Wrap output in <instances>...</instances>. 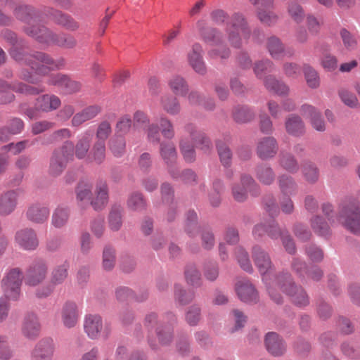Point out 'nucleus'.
Returning <instances> with one entry per match:
<instances>
[{
    "label": "nucleus",
    "instance_id": "nucleus-1",
    "mask_svg": "<svg viewBox=\"0 0 360 360\" xmlns=\"http://www.w3.org/2000/svg\"><path fill=\"white\" fill-rule=\"evenodd\" d=\"M252 257L262 276V280L266 285L271 298L276 303L279 304L283 300L281 295L276 292L277 288H279L290 296L295 304L303 307L309 304V297L305 291L301 287L295 285L291 276L288 273H282L276 276L274 281H270V274L274 268L268 253L259 246L253 247Z\"/></svg>",
    "mask_w": 360,
    "mask_h": 360
},
{
    "label": "nucleus",
    "instance_id": "nucleus-2",
    "mask_svg": "<svg viewBox=\"0 0 360 360\" xmlns=\"http://www.w3.org/2000/svg\"><path fill=\"white\" fill-rule=\"evenodd\" d=\"M200 34L204 41L213 48L208 52L212 58H226L230 55L227 44L240 48L243 40L250 35V29L244 16L239 13H233L226 22L225 34L214 28H202Z\"/></svg>",
    "mask_w": 360,
    "mask_h": 360
},
{
    "label": "nucleus",
    "instance_id": "nucleus-3",
    "mask_svg": "<svg viewBox=\"0 0 360 360\" xmlns=\"http://www.w3.org/2000/svg\"><path fill=\"white\" fill-rule=\"evenodd\" d=\"M11 55L17 61L22 63L24 66L30 67L32 72L25 67L20 72V77L32 84H37L41 80L39 75H45L51 70L60 68L64 65V60H54L44 53L37 52L34 54H25L16 48L11 51Z\"/></svg>",
    "mask_w": 360,
    "mask_h": 360
},
{
    "label": "nucleus",
    "instance_id": "nucleus-4",
    "mask_svg": "<svg viewBox=\"0 0 360 360\" xmlns=\"http://www.w3.org/2000/svg\"><path fill=\"white\" fill-rule=\"evenodd\" d=\"M25 31L40 43L55 44L66 49H72L77 44L74 37L66 34H54L44 26H27Z\"/></svg>",
    "mask_w": 360,
    "mask_h": 360
},
{
    "label": "nucleus",
    "instance_id": "nucleus-5",
    "mask_svg": "<svg viewBox=\"0 0 360 360\" xmlns=\"http://www.w3.org/2000/svg\"><path fill=\"white\" fill-rule=\"evenodd\" d=\"M338 220L354 234H360V207L356 200H347L340 205Z\"/></svg>",
    "mask_w": 360,
    "mask_h": 360
},
{
    "label": "nucleus",
    "instance_id": "nucleus-6",
    "mask_svg": "<svg viewBox=\"0 0 360 360\" xmlns=\"http://www.w3.org/2000/svg\"><path fill=\"white\" fill-rule=\"evenodd\" d=\"M73 144L66 141L61 148L56 150L51 159L49 172L52 176H58L65 168L67 163L73 159Z\"/></svg>",
    "mask_w": 360,
    "mask_h": 360
},
{
    "label": "nucleus",
    "instance_id": "nucleus-7",
    "mask_svg": "<svg viewBox=\"0 0 360 360\" xmlns=\"http://www.w3.org/2000/svg\"><path fill=\"white\" fill-rule=\"evenodd\" d=\"M11 89L26 95H36L44 91V88L40 86L36 87L22 82H15L11 86L0 79V103H8L14 99V95L11 92Z\"/></svg>",
    "mask_w": 360,
    "mask_h": 360
},
{
    "label": "nucleus",
    "instance_id": "nucleus-8",
    "mask_svg": "<svg viewBox=\"0 0 360 360\" xmlns=\"http://www.w3.org/2000/svg\"><path fill=\"white\" fill-rule=\"evenodd\" d=\"M22 281V273L19 269L10 270L2 280L4 296L10 300H18L20 295Z\"/></svg>",
    "mask_w": 360,
    "mask_h": 360
},
{
    "label": "nucleus",
    "instance_id": "nucleus-9",
    "mask_svg": "<svg viewBox=\"0 0 360 360\" xmlns=\"http://www.w3.org/2000/svg\"><path fill=\"white\" fill-rule=\"evenodd\" d=\"M158 124H151L147 129V137L149 141L153 143H160V135L167 139H172L175 136L174 128L169 119L165 116L160 117L158 120Z\"/></svg>",
    "mask_w": 360,
    "mask_h": 360
},
{
    "label": "nucleus",
    "instance_id": "nucleus-10",
    "mask_svg": "<svg viewBox=\"0 0 360 360\" xmlns=\"http://www.w3.org/2000/svg\"><path fill=\"white\" fill-rule=\"evenodd\" d=\"M47 272L48 266L44 261H34L26 271L25 282L28 285L36 286L45 280Z\"/></svg>",
    "mask_w": 360,
    "mask_h": 360
},
{
    "label": "nucleus",
    "instance_id": "nucleus-11",
    "mask_svg": "<svg viewBox=\"0 0 360 360\" xmlns=\"http://www.w3.org/2000/svg\"><path fill=\"white\" fill-rule=\"evenodd\" d=\"M43 13L49 17L55 23L70 31H76L79 28V23L71 15L51 7H44Z\"/></svg>",
    "mask_w": 360,
    "mask_h": 360
},
{
    "label": "nucleus",
    "instance_id": "nucleus-12",
    "mask_svg": "<svg viewBox=\"0 0 360 360\" xmlns=\"http://www.w3.org/2000/svg\"><path fill=\"white\" fill-rule=\"evenodd\" d=\"M160 155L172 177L178 178L179 175L175 172V165L178 155L174 143L170 141L160 142Z\"/></svg>",
    "mask_w": 360,
    "mask_h": 360
},
{
    "label": "nucleus",
    "instance_id": "nucleus-13",
    "mask_svg": "<svg viewBox=\"0 0 360 360\" xmlns=\"http://www.w3.org/2000/svg\"><path fill=\"white\" fill-rule=\"evenodd\" d=\"M15 242L22 249L34 250L39 245V240L35 231L30 228L21 229L15 234Z\"/></svg>",
    "mask_w": 360,
    "mask_h": 360
},
{
    "label": "nucleus",
    "instance_id": "nucleus-14",
    "mask_svg": "<svg viewBox=\"0 0 360 360\" xmlns=\"http://www.w3.org/2000/svg\"><path fill=\"white\" fill-rule=\"evenodd\" d=\"M250 3L255 5L257 9V17L262 23L271 25L274 24L278 16L271 11H267V8L273 6L274 0H250Z\"/></svg>",
    "mask_w": 360,
    "mask_h": 360
},
{
    "label": "nucleus",
    "instance_id": "nucleus-15",
    "mask_svg": "<svg viewBox=\"0 0 360 360\" xmlns=\"http://www.w3.org/2000/svg\"><path fill=\"white\" fill-rule=\"evenodd\" d=\"M54 343L50 338L41 340L31 353V360H51L54 352Z\"/></svg>",
    "mask_w": 360,
    "mask_h": 360
},
{
    "label": "nucleus",
    "instance_id": "nucleus-16",
    "mask_svg": "<svg viewBox=\"0 0 360 360\" xmlns=\"http://www.w3.org/2000/svg\"><path fill=\"white\" fill-rule=\"evenodd\" d=\"M41 325L38 317L34 314L25 316L21 326L22 334L27 339L34 340L40 333Z\"/></svg>",
    "mask_w": 360,
    "mask_h": 360
},
{
    "label": "nucleus",
    "instance_id": "nucleus-17",
    "mask_svg": "<svg viewBox=\"0 0 360 360\" xmlns=\"http://www.w3.org/2000/svg\"><path fill=\"white\" fill-rule=\"evenodd\" d=\"M235 289L238 297L243 302H256L258 300L257 291L248 280L238 281Z\"/></svg>",
    "mask_w": 360,
    "mask_h": 360
},
{
    "label": "nucleus",
    "instance_id": "nucleus-18",
    "mask_svg": "<svg viewBox=\"0 0 360 360\" xmlns=\"http://www.w3.org/2000/svg\"><path fill=\"white\" fill-rule=\"evenodd\" d=\"M278 146L275 138L264 137L260 139L257 145V154L262 160L274 158L277 153Z\"/></svg>",
    "mask_w": 360,
    "mask_h": 360
},
{
    "label": "nucleus",
    "instance_id": "nucleus-19",
    "mask_svg": "<svg viewBox=\"0 0 360 360\" xmlns=\"http://www.w3.org/2000/svg\"><path fill=\"white\" fill-rule=\"evenodd\" d=\"M300 112L304 117L309 120V122L314 129L319 131H325V122L321 117V112L314 106L304 104L301 107Z\"/></svg>",
    "mask_w": 360,
    "mask_h": 360
},
{
    "label": "nucleus",
    "instance_id": "nucleus-20",
    "mask_svg": "<svg viewBox=\"0 0 360 360\" xmlns=\"http://www.w3.org/2000/svg\"><path fill=\"white\" fill-rule=\"evenodd\" d=\"M108 202V186L105 182L101 181L97 184L94 193L89 201V205H91L94 210H101L106 206Z\"/></svg>",
    "mask_w": 360,
    "mask_h": 360
},
{
    "label": "nucleus",
    "instance_id": "nucleus-21",
    "mask_svg": "<svg viewBox=\"0 0 360 360\" xmlns=\"http://www.w3.org/2000/svg\"><path fill=\"white\" fill-rule=\"evenodd\" d=\"M93 184L89 180L80 181L76 188V200L77 205L82 209H86L89 206L93 192Z\"/></svg>",
    "mask_w": 360,
    "mask_h": 360
},
{
    "label": "nucleus",
    "instance_id": "nucleus-22",
    "mask_svg": "<svg viewBox=\"0 0 360 360\" xmlns=\"http://www.w3.org/2000/svg\"><path fill=\"white\" fill-rule=\"evenodd\" d=\"M18 192L10 190L0 195V216L6 217L13 213L16 208Z\"/></svg>",
    "mask_w": 360,
    "mask_h": 360
},
{
    "label": "nucleus",
    "instance_id": "nucleus-23",
    "mask_svg": "<svg viewBox=\"0 0 360 360\" xmlns=\"http://www.w3.org/2000/svg\"><path fill=\"white\" fill-rule=\"evenodd\" d=\"M185 131L194 141L196 147L199 148L204 153L210 151L212 148V143L204 132L197 130L196 127L193 124H186L185 126Z\"/></svg>",
    "mask_w": 360,
    "mask_h": 360
},
{
    "label": "nucleus",
    "instance_id": "nucleus-24",
    "mask_svg": "<svg viewBox=\"0 0 360 360\" xmlns=\"http://www.w3.org/2000/svg\"><path fill=\"white\" fill-rule=\"evenodd\" d=\"M202 48L200 44H195L188 53V61L192 68L198 74L204 75L206 67L202 59Z\"/></svg>",
    "mask_w": 360,
    "mask_h": 360
},
{
    "label": "nucleus",
    "instance_id": "nucleus-25",
    "mask_svg": "<svg viewBox=\"0 0 360 360\" xmlns=\"http://www.w3.org/2000/svg\"><path fill=\"white\" fill-rule=\"evenodd\" d=\"M240 187L236 185L232 188V194L234 199L238 202H243L247 198V192L252 191V188H257L258 186L252 176L249 175H243L241 177Z\"/></svg>",
    "mask_w": 360,
    "mask_h": 360
},
{
    "label": "nucleus",
    "instance_id": "nucleus-26",
    "mask_svg": "<svg viewBox=\"0 0 360 360\" xmlns=\"http://www.w3.org/2000/svg\"><path fill=\"white\" fill-rule=\"evenodd\" d=\"M61 104L60 99L53 94H44L37 98L36 109L41 112H51L58 109Z\"/></svg>",
    "mask_w": 360,
    "mask_h": 360
},
{
    "label": "nucleus",
    "instance_id": "nucleus-27",
    "mask_svg": "<svg viewBox=\"0 0 360 360\" xmlns=\"http://www.w3.org/2000/svg\"><path fill=\"white\" fill-rule=\"evenodd\" d=\"M286 132L293 136H300L305 133V124L302 118L295 114H291L285 118Z\"/></svg>",
    "mask_w": 360,
    "mask_h": 360
},
{
    "label": "nucleus",
    "instance_id": "nucleus-28",
    "mask_svg": "<svg viewBox=\"0 0 360 360\" xmlns=\"http://www.w3.org/2000/svg\"><path fill=\"white\" fill-rule=\"evenodd\" d=\"M61 319L63 325L67 328L74 327L79 319V311L75 303L66 302L61 310Z\"/></svg>",
    "mask_w": 360,
    "mask_h": 360
},
{
    "label": "nucleus",
    "instance_id": "nucleus-29",
    "mask_svg": "<svg viewBox=\"0 0 360 360\" xmlns=\"http://www.w3.org/2000/svg\"><path fill=\"white\" fill-rule=\"evenodd\" d=\"M101 112V107L98 105H89L76 113L72 119V125L78 127L86 121L94 119Z\"/></svg>",
    "mask_w": 360,
    "mask_h": 360
},
{
    "label": "nucleus",
    "instance_id": "nucleus-30",
    "mask_svg": "<svg viewBox=\"0 0 360 360\" xmlns=\"http://www.w3.org/2000/svg\"><path fill=\"white\" fill-rule=\"evenodd\" d=\"M26 215L30 221L37 224H41L48 219L49 210L44 205L34 204L28 208Z\"/></svg>",
    "mask_w": 360,
    "mask_h": 360
},
{
    "label": "nucleus",
    "instance_id": "nucleus-31",
    "mask_svg": "<svg viewBox=\"0 0 360 360\" xmlns=\"http://www.w3.org/2000/svg\"><path fill=\"white\" fill-rule=\"evenodd\" d=\"M84 330L91 339L97 338L102 330V320L98 315H89L84 321Z\"/></svg>",
    "mask_w": 360,
    "mask_h": 360
},
{
    "label": "nucleus",
    "instance_id": "nucleus-32",
    "mask_svg": "<svg viewBox=\"0 0 360 360\" xmlns=\"http://www.w3.org/2000/svg\"><path fill=\"white\" fill-rule=\"evenodd\" d=\"M265 345L267 350L274 356L281 355L285 352L284 344L276 333L271 332L266 334Z\"/></svg>",
    "mask_w": 360,
    "mask_h": 360
},
{
    "label": "nucleus",
    "instance_id": "nucleus-33",
    "mask_svg": "<svg viewBox=\"0 0 360 360\" xmlns=\"http://www.w3.org/2000/svg\"><path fill=\"white\" fill-rule=\"evenodd\" d=\"M253 235L255 238L260 237L266 233L271 238H276L281 236L279 227L275 221L271 220L267 224H258L253 229Z\"/></svg>",
    "mask_w": 360,
    "mask_h": 360
},
{
    "label": "nucleus",
    "instance_id": "nucleus-34",
    "mask_svg": "<svg viewBox=\"0 0 360 360\" xmlns=\"http://www.w3.org/2000/svg\"><path fill=\"white\" fill-rule=\"evenodd\" d=\"M264 83L267 90L280 96H285L289 94V86L283 82L276 79L271 75L266 77Z\"/></svg>",
    "mask_w": 360,
    "mask_h": 360
},
{
    "label": "nucleus",
    "instance_id": "nucleus-35",
    "mask_svg": "<svg viewBox=\"0 0 360 360\" xmlns=\"http://www.w3.org/2000/svg\"><path fill=\"white\" fill-rule=\"evenodd\" d=\"M92 140V134L89 132L84 133L77 141L75 147V156L78 159L88 158L89 151Z\"/></svg>",
    "mask_w": 360,
    "mask_h": 360
},
{
    "label": "nucleus",
    "instance_id": "nucleus-36",
    "mask_svg": "<svg viewBox=\"0 0 360 360\" xmlns=\"http://www.w3.org/2000/svg\"><path fill=\"white\" fill-rule=\"evenodd\" d=\"M162 108L171 115H178L181 111V105L176 97L172 95H165L160 98Z\"/></svg>",
    "mask_w": 360,
    "mask_h": 360
},
{
    "label": "nucleus",
    "instance_id": "nucleus-37",
    "mask_svg": "<svg viewBox=\"0 0 360 360\" xmlns=\"http://www.w3.org/2000/svg\"><path fill=\"white\" fill-rule=\"evenodd\" d=\"M171 91L176 95L185 96L189 90L186 81L181 76H174L168 82Z\"/></svg>",
    "mask_w": 360,
    "mask_h": 360
},
{
    "label": "nucleus",
    "instance_id": "nucleus-38",
    "mask_svg": "<svg viewBox=\"0 0 360 360\" xmlns=\"http://www.w3.org/2000/svg\"><path fill=\"white\" fill-rule=\"evenodd\" d=\"M69 264L67 262L56 266L51 276V283L56 285L63 283L68 276Z\"/></svg>",
    "mask_w": 360,
    "mask_h": 360
},
{
    "label": "nucleus",
    "instance_id": "nucleus-39",
    "mask_svg": "<svg viewBox=\"0 0 360 360\" xmlns=\"http://www.w3.org/2000/svg\"><path fill=\"white\" fill-rule=\"evenodd\" d=\"M266 47L270 55L274 58L278 59L285 55L283 44L276 37H271L268 38L266 41Z\"/></svg>",
    "mask_w": 360,
    "mask_h": 360
},
{
    "label": "nucleus",
    "instance_id": "nucleus-40",
    "mask_svg": "<svg viewBox=\"0 0 360 360\" xmlns=\"http://www.w3.org/2000/svg\"><path fill=\"white\" fill-rule=\"evenodd\" d=\"M279 188L283 195L290 196L297 190V184L294 179L288 175H281L278 179Z\"/></svg>",
    "mask_w": 360,
    "mask_h": 360
},
{
    "label": "nucleus",
    "instance_id": "nucleus-41",
    "mask_svg": "<svg viewBox=\"0 0 360 360\" xmlns=\"http://www.w3.org/2000/svg\"><path fill=\"white\" fill-rule=\"evenodd\" d=\"M256 177L263 184L269 185L275 179L273 169L267 165H261L255 170Z\"/></svg>",
    "mask_w": 360,
    "mask_h": 360
},
{
    "label": "nucleus",
    "instance_id": "nucleus-42",
    "mask_svg": "<svg viewBox=\"0 0 360 360\" xmlns=\"http://www.w3.org/2000/svg\"><path fill=\"white\" fill-rule=\"evenodd\" d=\"M105 158V143L96 141L88 155V160L101 164Z\"/></svg>",
    "mask_w": 360,
    "mask_h": 360
},
{
    "label": "nucleus",
    "instance_id": "nucleus-43",
    "mask_svg": "<svg viewBox=\"0 0 360 360\" xmlns=\"http://www.w3.org/2000/svg\"><path fill=\"white\" fill-rule=\"evenodd\" d=\"M305 25L307 30L311 35L317 36L321 32V27L323 25V20L322 18L316 17L310 13L306 16Z\"/></svg>",
    "mask_w": 360,
    "mask_h": 360
},
{
    "label": "nucleus",
    "instance_id": "nucleus-44",
    "mask_svg": "<svg viewBox=\"0 0 360 360\" xmlns=\"http://www.w3.org/2000/svg\"><path fill=\"white\" fill-rule=\"evenodd\" d=\"M69 219V210L65 207L58 206L53 212L51 223L56 228L63 226Z\"/></svg>",
    "mask_w": 360,
    "mask_h": 360
},
{
    "label": "nucleus",
    "instance_id": "nucleus-45",
    "mask_svg": "<svg viewBox=\"0 0 360 360\" xmlns=\"http://www.w3.org/2000/svg\"><path fill=\"white\" fill-rule=\"evenodd\" d=\"M185 278L188 284L199 286L201 284V274L195 265H188L185 270Z\"/></svg>",
    "mask_w": 360,
    "mask_h": 360
},
{
    "label": "nucleus",
    "instance_id": "nucleus-46",
    "mask_svg": "<svg viewBox=\"0 0 360 360\" xmlns=\"http://www.w3.org/2000/svg\"><path fill=\"white\" fill-rule=\"evenodd\" d=\"M179 147L186 162H193L195 160V152L193 146L189 143L187 138L181 139Z\"/></svg>",
    "mask_w": 360,
    "mask_h": 360
},
{
    "label": "nucleus",
    "instance_id": "nucleus-47",
    "mask_svg": "<svg viewBox=\"0 0 360 360\" xmlns=\"http://www.w3.org/2000/svg\"><path fill=\"white\" fill-rule=\"evenodd\" d=\"M122 209L118 206L112 207L108 217L109 227L111 230L118 231L122 226Z\"/></svg>",
    "mask_w": 360,
    "mask_h": 360
},
{
    "label": "nucleus",
    "instance_id": "nucleus-48",
    "mask_svg": "<svg viewBox=\"0 0 360 360\" xmlns=\"http://www.w3.org/2000/svg\"><path fill=\"white\" fill-rule=\"evenodd\" d=\"M255 117L253 112L247 107H238L233 112V119L238 123H246Z\"/></svg>",
    "mask_w": 360,
    "mask_h": 360
},
{
    "label": "nucleus",
    "instance_id": "nucleus-49",
    "mask_svg": "<svg viewBox=\"0 0 360 360\" xmlns=\"http://www.w3.org/2000/svg\"><path fill=\"white\" fill-rule=\"evenodd\" d=\"M174 296L178 303L185 305L193 300L194 293L191 291H186L180 285H176L174 287Z\"/></svg>",
    "mask_w": 360,
    "mask_h": 360
},
{
    "label": "nucleus",
    "instance_id": "nucleus-50",
    "mask_svg": "<svg viewBox=\"0 0 360 360\" xmlns=\"http://www.w3.org/2000/svg\"><path fill=\"white\" fill-rule=\"evenodd\" d=\"M303 71L307 85L311 89L318 88L320 80L317 72L309 65H304Z\"/></svg>",
    "mask_w": 360,
    "mask_h": 360
},
{
    "label": "nucleus",
    "instance_id": "nucleus-51",
    "mask_svg": "<svg viewBox=\"0 0 360 360\" xmlns=\"http://www.w3.org/2000/svg\"><path fill=\"white\" fill-rule=\"evenodd\" d=\"M116 262L115 250L110 247H105L103 252V267L105 271L112 270Z\"/></svg>",
    "mask_w": 360,
    "mask_h": 360
},
{
    "label": "nucleus",
    "instance_id": "nucleus-52",
    "mask_svg": "<svg viewBox=\"0 0 360 360\" xmlns=\"http://www.w3.org/2000/svg\"><path fill=\"white\" fill-rule=\"evenodd\" d=\"M127 206L132 210H141L145 208L146 202L141 193H131L127 200Z\"/></svg>",
    "mask_w": 360,
    "mask_h": 360
},
{
    "label": "nucleus",
    "instance_id": "nucleus-53",
    "mask_svg": "<svg viewBox=\"0 0 360 360\" xmlns=\"http://www.w3.org/2000/svg\"><path fill=\"white\" fill-rule=\"evenodd\" d=\"M236 255L241 268L248 272H251L252 271V266L248 252L243 248L238 247L236 249Z\"/></svg>",
    "mask_w": 360,
    "mask_h": 360
},
{
    "label": "nucleus",
    "instance_id": "nucleus-54",
    "mask_svg": "<svg viewBox=\"0 0 360 360\" xmlns=\"http://www.w3.org/2000/svg\"><path fill=\"white\" fill-rule=\"evenodd\" d=\"M217 148L221 162L224 167H228L231 162L232 153L229 148L222 142L217 143Z\"/></svg>",
    "mask_w": 360,
    "mask_h": 360
},
{
    "label": "nucleus",
    "instance_id": "nucleus-55",
    "mask_svg": "<svg viewBox=\"0 0 360 360\" xmlns=\"http://www.w3.org/2000/svg\"><path fill=\"white\" fill-rule=\"evenodd\" d=\"M34 13V8L32 6L27 5H19L15 8L14 12L17 18L27 22L32 18Z\"/></svg>",
    "mask_w": 360,
    "mask_h": 360
},
{
    "label": "nucleus",
    "instance_id": "nucleus-56",
    "mask_svg": "<svg viewBox=\"0 0 360 360\" xmlns=\"http://www.w3.org/2000/svg\"><path fill=\"white\" fill-rule=\"evenodd\" d=\"M280 164L283 169L292 173L296 172L299 168L297 161L290 154H282Z\"/></svg>",
    "mask_w": 360,
    "mask_h": 360
},
{
    "label": "nucleus",
    "instance_id": "nucleus-57",
    "mask_svg": "<svg viewBox=\"0 0 360 360\" xmlns=\"http://www.w3.org/2000/svg\"><path fill=\"white\" fill-rule=\"evenodd\" d=\"M185 230L191 236H193L198 230L197 214L194 211H189L187 213Z\"/></svg>",
    "mask_w": 360,
    "mask_h": 360
},
{
    "label": "nucleus",
    "instance_id": "nucleus-58",
    "mask_svg": "<svg viewBox=\"0 0 360 360\" xmlns=\"http://www.w3.org/2000/svg\"><path fill=\"white\" fill-rule=\"evenodd\" d=\"M302 173L306 181L308 182L314 183L319 179V170L312 163H305L302 167Z\"/></svg>",
    "mask_w": 360,
    "mask_h": 360
},
{
    "label": "nucleus",
    "instance_id": "nucleus-59",
    "mask_svg": "<svg viewBox=\"0 0 360 360\" xmlns=\"http://www.w3.org/2000/svg\"><path fill=\"white\" fill-rule=\"evenodd\" d=\"M219 274V266L216 262H211L205 264L203 274L207 281H214L218 278Z\"/></svg>",
    "mask_w": 360,
    "mask_h": 360
},
{
    "label": "nucleus",
    "instance_id": "nucleus-60",
    "mask_svg": "<svg viewBox=\"0 0 360 360\" xmlns=\"http://www.w3.org/2000/svg\"><path fill=\"white\" fill-rule=\"evenodd\" d=\"M311 227L315 233L326 236L329 233V227L320 217H315L311 220Z\"/></svg>",
    "mask_w": 360,
    "mask_h": 360
},
{
    "label": "nucleus",
    "instance_id": "nucleus-61",
    "mask_svg": "<svg viewBox=\"0 0 360 360\" xmlns=\"http://www.w3.org/2000/svg\"><path fill=\"white\" fill-rule=\"evenodd\" d=\"M340 36L345 48L352 51L357 47V41L355 37L346 29H342Z\"/></svg>",
    "mask_w": 360,
    "mask_h": 360
},
{
    "label": "nucleus",
    "instance_id": "nucleus-62",
    "mask_svg": "<svg viewBox=\"0 0 360 360\" xmlns=\"http://www.w3.org/2000/svg\"><path fill=\"white\" fill-rule=\"evenodd\" d=\"M111 126L109 122H101L96 130V141L105 143V141L111 134Z\"/></svg>",
    "mask_w": 360,
    "mask_h": 360
},
{
    "label": "nucleus",
    "instance_id": "nucleus-63",
    "mask_svg": "<svg viewBox=\"0 0 360 360\" xmlns=\"http://www.w3.org/2000/svg\"><path fill=\"white\" fill-rule=\"evenodd\" d=\"M288 12L291 18L297 23L301 22L304 19V11L302 7L296 3H291L288 5Z\"/></svg>",
    "mask_w": 360,
    "mask_h": 360
},
{
    "label": "nucleus",
    "instance_id": "nucleus-64",
    "mask_svg": "<svg viewBox=\"0 0 360 360\" xmlns=\"http://www.w3.org/2000/svg\"><path fill=\"white\" fill-rule=\"evenodd\" d=\"M274 66V63L269 60H262L255 63L254 72L258 78H262L264 73L272 71Z\"/></svg>",
    "mask_w": 360,
    "mask_h": 360
}]
</instances>
